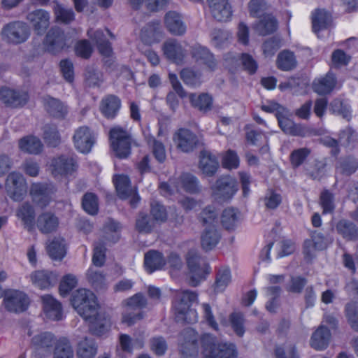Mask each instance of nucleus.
<instances>
[{
    "mask_svg": "<svg viewBox=\"0 0 358 358\" xmlns=\"http://www.w3.org/2000/svg\"><path fill=\"white\" fill-rule=\"evenodd\" d=\"M186 262L191 274L189 284L193 287H196L201 281L206 279L211 271V268L209 264L194 250L187 252Z\"/></svg>",
    "mask_w": 358,
    "mask_h": 358,
    "instance_id": "7",
    "label": "nucleus"
},
{
    "mask_svg": "<svg viewBox=\"0 0 358 358\" xmlns=\"http://www.w3.org/2000/svg\"><path fill=\"white\" fill-rule=\"evenodd\" d=\"M337 234L346 241H355L358 240V226L353 222L341 219L336 224Z\"/></svg>",
    "mask_w": 358,
    "mask_h": 358,
    "instance_id": "34",
    "label": "nucleus"
},
{
    "mask_svg": "<svg viewBox=\"0 0 358 358\" xmlns=\"http://www.w3.org/2000/svg\"><path fill=\"white\" fill-rule=\"evenodd\" d=\"M201 215L203 225L208 226L202 233L201 244L204 250L209 251L217 245L221 238L215 225L217 220V214L213 206H207L203 209Z\"/></svg>",
    "mask_w": 358,
    "mask_h": 358,
    "instance_id": "5",
    "label": "nucleus"
},
{
    "mask_svg": "<svg viewBox=\"0 0 358 358\" xmlns=\"http://www.w3.org/2000/svg\"><path fill=\"white\" fill-rule=\"evenodd\" d=\"M162 51L169 61L176 64H182L187 56V50L176 39L165 41L162 46Z\"/></svg>",
    "mask_w": 358,
    "mask_h": 358,
    "instance_id": "20",
    "label": "nucleus"
},
{
    "mask_svg": "<svg viewBox=\"0 0 358 358\" xmlns=\"http://www.w3.org/2000/svg\"><path fill=\"white\" fill-rule=\"evenodd\" d=\"M221 163L225 169H236L240 166V158L235 150L229 149L223 154Z\"/></svg>",
    "mask_w": 358,
    "mask_h": 358,
    "instance_id": "58",
    "label": "nucleus"
},
{
    "mask_svg": "<svg viewBox=\"0 0 358 358\" xmlns=\"http://www.w3.org/2000/svg\"><path fill=\"white\" fill-rule=\"evenodd\" d=\"M310 154V150L307 148H301L294 150L289 155V162L294 169L302 165Z\"/></svg>",
    "mask_w": 358,
    "mask_h": 358,
    "instance_id": "61",
    "label": "nucleus"
},
{
    "mask_svg": "<svg viewBox=\"0 0 358 358\" xmlns=\"http://www.w3.org/2000/svg\"><path fill=\"white\" fill-rule=\"evenodd\" d=\"M164 24L173 35L182 36L186 32V25L181 15L176 11H169L164 16Z\"/></svg>",
    "mask_w": 358,
    "mask_h": 358,
    "instance_id": "30",
    "label": "nucleus"
},
{
    "mask_svg": "<svg viewBox=\"0 0 358 358\" xmlns=\"http://www.w3.org/2000/svg\"><path fill=\"white\" fill-rule=\"evenodd\" d=\"M320 205L323 214L333 213L336 208L334 194L328 189L322 191L320 196Z\"/></svg>",
    "mask_w": 358,
    "mask_h": 358,
    "instance_id": "55",
    "label": "nucleus"
},
{
    "mask_svg": "<svg viewBox=\"0 0 358 358\" xmlns=\"http://www.w3.org/2000/svg\"><path fill=\"white\" fill-rule=\"evenodd\" d=\"M189 100L193 108L203 113L209 111L213 107V97L208 93L203 92L199 94L190 93Z\"/></svg>",
    "mask_w": 358,
    "mask_h": 358,
    "instance_id": "40",
    "label": "nucleus"
},
{
    "mask_svg": "<svg viewBox=\"0 0 358 358\" xmlns=\"http://www.w3.org/2000/svg\"><path fill=\"white\" fill-rule=\"evenodd\" d=\"M238 210L234 208H225L221 216V223L223 227L228 230H234L238 222Z\"/></svg>",
    "mask_w": 358,
    "mask_h": 358,
    "instance_id": "51",
    "label": "nucleus"
},
{
    "mask_svg": "<svg viewBox=\"0 0 358 358\" xmlns=\"http://www.w3.org/2000/svg\"><path fill=\"white\" fill-rule=\"evenodd\" d=\"M82 207L90 215H94L99 211V202L97 196L92 192L85 193L82 199Z\"/></svg>",
    "mask_w": 358,
    "mask_h": 358,
    "instance_id": "52",
    "label": "nucleus"
},
{
    "mask_svg": "<svg viewBox=\"0 0 358 358\" xmlns=\"http://www.w3.org/2000/svg\"><path fill=\"white\" fill-rule=\"evenodd\" d=\"M192 59L199 65L214 71L217 69V61L215 55L206 46L196 43L189 48Z\"/></svg>",
    "mask_w": 358,
    "mask_h": 358,
    "instance_id": "17",
    "label": "nucleus"
},
{
    "mask_svg": "<svg viewBox=\"0 0 358 358\" xmlns=\"http://www.w3.org/2000/svg\"><path fill=\"white\" fill-rule=\"evenodd\" d=\"M180 355L182 358H198L199 345L201 347L203 358H237L235 344L218 341L210 333H204L198 338V333L192 328L184 329L181 333Z\"/></svg>",
    "mask_w": 358,
    "mask_h": 358,
    "instance_id": "1",
    "label": "nucleus"
},
{
    "mask_svg": "<svg viewBox=\"0 0 358 358\" xmlns=\"http://www.w3.org/2000/svg\"><path fill=\"white\" fill-rule=\"evenodd\" d=\"M311 20L313 31L318 34L329 27L332 22V17L324 9L316 8L312 12Z\"/></svg>",
    "mask_w": 358,
    "mask_h": 358,
    "instance_id": "35",
    "label": "nucleus"
},
{
    "mask_svg": "<svg viewBox=\"0 0 358 358\" xmlns=\"http://www.w3.org/2000/svg\"><path fill=\"white\" fill-rule=\"evenodd\" d=\"M123 305L127 311L122 313V323L130 327L144 317L143 309L146 308L148 301L141 292H138L125 299Z\"/></svg>",
    "mask_w": 358,
    "mask_h": 358,
    "instance_id": "8",
    "label": "nucleus"
},
{
    "mask_svg": "<svg viewBox=\"0 0 358 358\" xmlns=\"http://www.w3.org/2000/svg\"><path fill=\"white\" fill-rule=\"evenodd\" d=\"M180 76L184 83L188 86L196 87L200 85L201 74L191 68H185L181 70Z\"/></svg>",
    "mask_w": 358,
    "mask_h": 358,
    "instance_id": "54",
    "label": "nucleus"
},
{
    "mask_svg": "<svg viewBox=\"0 0 358 358\" xmlns=\"http://www.w3.org/2000/svg\"><path fill=\"white\" fill-rule=\"evenodd\" d=\"M212 194L219 202H228L238 191L236 180L229 174L220 176L211 187Z\"/></svg>",
    "mask_w": 358,
    "mask_h": 358,
    "instance_id": "10",
    "label": "nucleus"
},
{
    "mask_svg": "<svg viewBox=\"0 0 358 358\" xmlns=\"http://www.w3.org/2000/svg\"><path fill=\"white\" fill-rule=\"evenodd\" d=\"M43 44L45 51L56 55L66 48V36L59 27H52L47 32Z\"/></svg>",
    "mask_w": 358,
    "mask_h": 358,
    "instance_id": "12",
    "label": "nucleus"
},
{
    "mask_svg": "<svg viewBox=\"0 0 358 358\" xmlns=\"http://www.w3.org/2000/svg\"><path fill=\"white\" fill-rule=\"evenodd\" d=\"M336 83L337 78L335 74L329 71L324 76L314 79L313 90L319 95H327L334 90Z\"/></svg>",
    "mask_w": 358,
    "mask_h": 358,
    "instance_id": "25",
    "label": "nucleus"
},
{
    "mask_svg": "<svg viewBox=\"0 0 358 358\" xmlns=\"http://www.w3.org/2000/svg\"><path fill=\"white\" fill-rule=\"evenodd\" d=\"M71 303L76 312L89 323V330L92 335L102 336L110 330L111 317L105 312L98 311V299L92 291L85 288L77 289L71 296Z\"/></svg>",
    "mask_w": 358,
    "mask_h": 358,
    "instance_id": "2",
    "label": "nucleus"
},
{
    "mask_svg": "<svg viewBox=\"0 0 358 358\" xmlns=\"http://www.w3.org/2000/svg\"><path fill=\"white\" fill-rule=\"evenodd\" d=\"M297 66V60L294 52L289 50L280 51L276 59L277 68L282 71H289Z\"/></svg>",
    "mask_w": 358,
    "mask_h": 358,
    "instance_id": "41",
    "label": "nucleus"
},
{
    "mask_svg": "<svg viewBox=\"0 0 358 358\" xmlns=\"http://www.w3.org/2000/svg\"><path fill=\"white\" fill-rule=\"evenodd\" d=\"M50 13L42 8L35 9L27 15V20L38 36H42L46 32L50 26Z\"/></svg>",
    "mask_w": 358,
    "mask_h": 358,
    "instance_id": "19",
    "label": "nucleus"
},
{
    "mask_svg": "<svg viewBox=\"0 0 358 358\" xmlns=\"http://www.w3.org/2000/svg\"><path fill=\"white\" fill-rule=\"evenodd\" d=\"M0 97L6 106L11 108H22L29 100L27 92L13 90L6 86L0 88Z\"/></svg>",
    "mask_w": 358,
    "mask_h": 358,
    "instance_id": "18",
    "label": "nucleus"
},
{
    "mask_svg": "<svg viewBox=\"0 0 358 358\" xmlns=\"http://www.w3.org/2000/svg\"><path fill=\"white\" fill-rule=\"evenodd\" d=\"M229 320L234 333L239 337L243 336L245 332L243 314L241 312H233L229 315Z\"/></svg>",
    "mask_w": 358,
    "mask_h": 358,
    "instance_id": "56",
    "label": "nucleus"
},
{
    "mask_svg": "<svg viewBox=\"0 0 358 358\" xmlns=\"http://www.w3.org/2000/svg\"><path fill=\"white\" fill-rule=\"evenodd\" d=\"M75 148L83 154L91 152L96 143V136L94 131L87 126H81L75 130L73 136Z\"/></svg>",
    "mask_w": 358,
    "mask_h": 358,
    "instance_id": "15",
    "label": "nucleus"
},
{
    "mask_svg": "<svg viewBox=\"0 0 358 358\" xmlns=\"http://www.w3.org/2000/svg\"><path fill=\"white\" fill-rule=\"evenodd\" d=\"M331 334L328 327L320 325L313 333L310 340V346L316 350H323L329 344Z\"/></svg>",
    "mask_w": 358,
    "mask_h": 358,
    "instance_id": "33",
    "label": "nucleus"
},
{
    "mask_svg": "<svg viewBox=\"0 0 358 358\" xmlns=\"http://www.w3.org/2000/svg\"><path fill=\"white\" fill-rule=\"evenodd\" d=\"M155 227V221L149 215L140 212L136 220V229L139 233H151Z\"/></svg>",
    "mask_w": 358,
    "mask_h": 358,
    "instance_id": "53",
    "label": "nucleus"
},
{
    "mask_svg": "<svg viewBox=\"0 0 358 358\" xmlns=\"http://www.w3.org/2000/svg\"><path fill=\"white\" fill-rule=\"evenodd\" d=\"M113 182L118 197L122 200H126L132 193L131 180L128 176L124 174H115Z\"/></svg>",
    "mask_w": 358,
    "mask_h": 358,
    "instance_id": "38",
    "label": "nucleus"
},
{
    "mask_svg": "<svg viewBox=\"0 0 358 358\" xmlns=\"http://www.w3.org/2000/svg\"><path fill=\"white\" fill-rule=\"evenodd\" d=\"M255 28L260 35H269L276 31L278 21L274 17H264L256 24Z\"/></svg>",
    "mask_w": 358,
    "mask_h": 358,
    "instance_id": "50",
    "label": "nucleus"
},
{
    "mask_svg": "<svg viewBox=\"0 0 358 358\" xmlns=\"http://www.w3.org/2000/svg\"><path fill=\"white\" fill-rule=\"evenodd\" d=\"M282 46V39L278 36H272L262 43L263 54L266 57L273 56Z\"/></svg>",
    "mask_w": 358,
    "mask_h": 358,
    "instance_id": "60",
    "label": "nucleus"
},
{
    "mask_svg": "<svg viewBox=\"0 0 358 358\" xmlns=\"http://www.w3.org/2000/svg\"><path fill=\"white\" fill-rule=\"evenodd\" d=\"M18 147L22 152L31 155H39L43 150L41 139L34 135H27L19 139Z\"/></svg>",
    "mask_w": 358,
    "mask_h": 358,
    "instance_id": "37",
    "label": "nucleus"
},
{
    "mask_svg": "<svg viewBox=\"0 0 358 358\" xmlns=\"http://www.w3.org/2000/svg\"><path fill=\"white\" fill-rule=\"evenodd\" d=\"M97 353V345L94 340L85 338L78 347L77 354L79 358H94Z\"/></svg>",
    "mask_w": 358,
    "mask_h": 358,
    "instance_id": "45",
    "label": "nucleus"
},
{
    "mask_svg": "<svg viewBox=\"0 0 358 358\" xmlns=\"http://www.w3.org/2000/svg\"><path fill=\"white\" fill-rule=\"evenodd\" d=\"M30 28L22 21H13L6 24L1 29V36L9 44L19 45L26 42L30 36Z\"/></svg>",
    "mask_w": 358,
    "mask_h": 358,
    "instance_id": "11",
    "label": "nucleus"
},
{
    "mask_svg": "<svg viewBox=\"0 0 358 358\" xmlns=\"http://www.w3.org/2000/svg\"><path fill=\"white\" fill-rule=\"evenodd\" d=\"M43 106L45 111L53 118L64 120L66 117L69 110L68 106L59 99L47 95L43 99Z\"/></svg>",
    "mask_w": 358,
    "mask_h": 358,
    "instance_id": "21",
    "label": "nucleus"
},
{
    "mask_svg": "<svg viewBox=\"0 0 358 358\" xmlns=\"http://www.w3.org/2000/svg\"><path fill=\"white\" fill-rule=\"evenodd\" d=\"M199 168L205 176L208 177L213 176L219 169L217 158L209 151H201L199 155Z\"/></svg>",
    "mask_w": 358,
    "mask_h": 358,
    "instance_id": "32",
    "label": "nucleus"
},
{
    "mask_svg": "<svg viewBox=\"0 0 358 358\" xmlns=\"http://www.w3.org/2000/svg\"><path fill=\"white\" fill-rule=\"evenodd\" d=\"M110 145L120 159L127 158L131 152L132 138L127 131L120 127H114L109 131Z\"/></svg>",
    "mask_w": 358,
    "mask_h": 358,
    "instance_id": "9",
    "label": "nucleus"
},
{
    "mask_svg": "<svg viewBox=\"0 0 358 358\" xmlns=\"http://www.w3.org/2000/svg\"><path fill=\"white\" fill-rule=\"evenodd\" d=\"M239 59L241 62L243 70L249 75L252 76L257 73L259 67L258 63L251 55L243 52L239 55Z\"/></svg>",
    "mask_w": 358,
    "mask_h": 358,
    "instance_id": "64",
    "label": "nucleus"
},
{
    "mask_svg": "<svg viewBox=\"0 0 358 358\" xmlns=\"http://www.w3.org/2000/svg\"><path fill=\"white\" fill-rule=\"evenodd\" d=\"M8 195L13 201H20L27 193V184L22 175L17 172L10 173L5 182Z\"/></svg>",
    "mask_w": 358,
    "mask_h": 358,
    "instance_id": "16",
    "label": "nucleus"
},
{
    "mask_svg": "<svg viewBox=\"0 0 358 358\" xmlns=\"http://www.w3.org/2000/svg\"><path fill=\"white\" fill-rule=\"evenodd\" d=\"M120 107V99L116 95L108 94L102 99L100 110L106 118L112 120L117 115Z\"/></svg>",
    "mask_w": 358,
    "mask_h": 358,
    "instance_id": "29",
    "label": "nucleus"
},
{
    "mask_svg": "<svg viewBox=\"0 0 358 358\" xmlns=\"http://www.w3.org/2000/svg\"><path fill=\"white\" fill-rule=\"evenodd\" d=\"M17 217L20 219L25 229L31 232L35 229L36 214L34 207L28 202L23 203L17 210Z\"/></svg>",
    "mask_w": 358,
    "mask_h": 358,
    "instance_id": "36",
    "label": "nucleus"
},
{
    "mask_svg": "<svg viewBox=\"0 0 358 358\" xmlns=\"http://www.w3.org/2000/svg\"><path fill=\"white\" fill-rule=\"evenodd\" d=\"M43 138L45 143L50 147L56 148L61 143V136L55 124L44 126Z\"/></svg>",
    "mask_w": 358,
    "mask_h": 358,
    "instance_id": "47",
    "label": "nucleus"
},
{
    "mask_svg": "<svg viewBox=\"0 0 358 358\" xmlns=\"http://www.w3.org/2000/svg\"><path fill=\"white\" fill-rule=\"evenodd\" d=\"M166 265V259L162 252L150 250L145 254L144 266L148 273L151 274L156 271L162 270Z\"/></svg>",
    "mask_w": 358,
    "mask_h": 358,
    "instance_id": "26",
    "label": "nucleus"
},
{
    "mask_svg": "<svg viewBox=\"0 0 358 358\" xmlns=\"http://www.w3.org/2000/svg\"><path fill=\"white\" fill-rule=\"evenodd\" d=\"M261 110L268 113H274L279 127L287 135L291 136L305 137L312 134V129L305 124L296 123L285 115L287 109L276 101L268 105H262Z\"/></svg>",
    "mask_w": 358,
    "mask_h": 358,
    "instance_id": "3",
    "label": "nucleus"
},
{
    "mask_svg": "<svg viewBox=\"0 0 358 358\" xmlns=\"http://www.w3.org/2000/svg\"><path fill=\"white\" fill-rule=\"evenodd\" d=\"M231 270L228 266L220 268L216 274L215 281L213 285L214 291L216 293L222 292L225 290L231 282Z\"/></svg>",
    "mask_w": 358,
    "mask_h": 358,
    "instance_id": "46",
    "label": "nucleus"
},
{
    "mask_svg": "<svg viewBox=\"0 0 358 358\" xmlns=\"http://www.w3.org/2000/svg\"><path fill=\"white\" fill-rule=\"evenodd\" d=\"M52 3V10L57 22L69 24L75 20L76 15L72 8H66L58 0H53Z\"/></svg>",
    "mask_w": 358,
    "mask_h": 358,
    "instance_id": "42",
    "label": "nucleus"
},
{
    "mask_svg": "<svg viewBox=\"0 0 358 358\" xmlns=\"http://www.w3.org/2000/svg\"><path fill=\"white\" fill-rule=\"evenodd\" d=\"M178 186L191 194H196L201 192L198 178L189 173H183L180 176L178 179Z\"/></svg>",
    "mask_w": 358,
    "mask_h": 358,
    "instance_id": "39",
    "label": "nucleus"
},
{
    "mask_svg": "<svg viewBox=\"0 0 358 358\" xmlns=\"http://www.w3.org/2000/svg\"><path fill=\"white\" fill-rule=\"evenodd\" d=\"M78 280L76 276L71 274H66L63 276L59 286V292L62 296L68 295L77 285Z\"/></svg>",
    "mask_w": 358,
    "mask_h": 358,
    "instance_id": "63",
    "label": "nucleus"
},
{
    "mask_svg": "<svg viewBox=\"0 0 358 358\" xmlns=\"http://www.w3.org/2000/svg\"><path fill=\"white\" fill-rule=\"evenodd\" d=\"M198 300L196 292L188 289L178 292L173 309L177 322L194 324L197 322L196 310L192 308L193 303Z\"/></svg>",
    "mask_w": 358,
    "mask_h": 358,
    "instance_id": "4",
    "label": "nucleus"
},
{
    "mask_svg": "<svg viewBox=\"0 0 358 358\" xmlns=\"http://www.w3.org/2000/svg\"><path fill=\"white\" fill-rule=\"evenodd\" d=\"M210 13L217 21L227 22L232 15L231 6L228 0H207Z\"/></svg>",
    "mask_w": 358,
    "mask_h": 358,
    "instance_id": "22",
    "label": "nucleus"
},
{
    "mask_svg": "<svg viewBox=\"0 0 358 358\" xmlns=\"http://www.w3.org/2000/svg\"><path fill=\"white\" fill-rule=\"evenodd\" d=\"M150 213L155 222L164 223L168 219V212L166 207L157 201L150 203Z\"/></svg>",
    "mask_w": 358,
    "mask_h": 358,
    "instance_id": "59",
    "label": "nucleus"
},
{
    "mask_svg": "<svg viewBox=\"0 0 358 358\" xmlns=\"http://www.w3.org/2000/svg\"><path fill=\"white\" fill-rule=\"evenodd\" d=\"M95 42L99 53L104 57H110L113 55V48L111 43L106 38L101 30L94 31L93 36H90Z\"/></svg>",
    "mask_w": 358,
    "mask_h": 358,
    "instance_id": "43",
    "label": "nucleus"
},
{
    "mask_svg": "<svg viewBox=\"0 0 358 358\" xmlns=\"http://www.w3.org/2000/svg\"><path fill=\"white\" fill-rule=\"evenodd\" d=\"M55 341V336L50 332H43L36 335L31 339L33 345L37 349L50 348L53 345Z\"/></svg>",
    "mask_w": 358,
    "mask_h": 358,
    "instance_id": "57",
    "label": "nucleus"
},
{
    "mask_svg": "<svg viewBox=\"0 0 358 358\" xmlns=\"http://www.w3.org/2000/svg\"><path fill=\"white\" fill-rule=\"evenodd\" d=\"M121 229L120 222L109 219L103 227L106 240L113 243H117L120 238Z\"/></svg>",
    "mask_w": 358,
    "mask_h": 358,
    "instance_id": "48",
    "label": "nucleus"
},
{
    "mask_svg": "<svg viewBox=\"0 0 358 358\" xmlns=\"http://www.w3.org/2000/svg\"><path fill=\"white\" fill-rule=\"evenodd\" d=\"M64 242V239L55 238L47 245V252L52 259L62 260L66 256V248Z\"/></svg>",
    "mask_w": 358,
    "mask_h": 358,
    "instance_id": "44",
    "label": "nucleus"
},
{
    "mask_svg": "<svg viewBox=\"0 0 358 358\" xmlns=\"http://www.w3.org/2000/svg\"><path fill=\"white\" fill-rule=\"evenodd\" d=\"M3 304L8 311L20 313L28 309L30 305V299L24 292L10 289L7 291L5 294Z\"/></svg>",
    "mask_w": 358,
    "mask_h": 358,
    "instance_id": "13",
    "label": "nucleus"
},
{
    "mask_svg": "<svg viewBox=\"0 0 358 358\" xmlns=\"http://www.w3.org/2000/svg\"><path fill=\"white\" fill-rule=\"evenodd\" d=\"M59 218L51 212L41 213L36 221V224L41 233L44 234L55 231L59 227Z\"/></svg>",
    "mask_w": 358,
    "mask_h": 358,
    "instance_id": "28",
    "label": "nucleus"
},
{
    "mask_svg": "<svg viewBox=\"0 0 358 358\" xmlns=\"http://www.w3.org/2000/svg\"><path fill=\"white\" fill-rule=\"evenodd\" d=\"M173 141L177 148L185 153L196 149L200 145L199 136L187 128H180L173 134Z\"/></svg>",
    "mask_w": 358,
    "mask_h": 358,
    "instance_id": "14",
    "label": "nucleus"
},
{
    "mask_svg": "<svg viewBox=\"0 0 358 358\" xmlns=\"http://www.w3.org/2000/svg\"><path fill=\"white\" fill-rule=\"evenodd\" d=\"M43 309L45 316L51 320L59 321L62 319L63 308L62 303L50 294L41 297Z\"/></svg>",
    "mask_w": 358,
    "mask_h": 358,
    "instance_id": "24",
    "label": "nucleus"
},
{
    "mask_svg": "<svg viewBox=\"0 0 358 358\" xmlns=\"http://www.w3.org/2000/svg\"><path fill=\"white\" fill-rule=\"evenodd\" d=\"M54 358H73V349L66 338H60L55 343Z\"/></svg>",
    "mask_w": 358,
    "mask_h": 358,
    "instance_id": "49",
    "label": "nucleus"
},
{
    "mask_svg": "<svg viewBox=\"0 0 358 358\" xmlns=\"http://www.w3.org/2000/svg\"><path fill=\"white\" fill-rule=\"evenodd\" d=\"M345 314L352 329L358 331V306L357 303L351 301L346 303Z\"/></svg>",
    "mask_w": 358,
    "mask_h": 358,
    "instance_id": "62",
    "label": "nucleus"
},
{
    "mask_svg": "<svg viewBox=\"0 0 358 358\" xmlns=\"http://www.w3.org/2000/svg\"><path fill=\"white\" fill-rule=\"evenodd\" d=\"M162 37V28L158 20L148 22L141 31V41L145 44L151 45L158 43Z\"/></svg>",
    "mask_w": 358,
    "mask_h": 358,
    "instance_id": "27",
    "label": "nucleus"
},
{
    "mask_svg": "<svg viewBox=\"0 0 358 358\" xmlns=\"http://www.w3.org/2000/svg\"><path fill=\"white\" fill-rule=\"evenodd\" d=\"M31 280L35 286L41 289H45L57 282V275L52 271L38 270L31 273Z\"/></svg>",
    "mask_w": 358,
    "mask_h": 358,
    "instance_id": "31",
    "label": "nucleus"
},
{
    "mask_svg": "<svg viewBox=\"0 0 358 358\" xmlns=\"http://www.w3.org/2000/svg\"><path fill=\"white\" fill-rule=\"evenodd\" d=\"M32 200L41 208L49 205L51 200V191L48 184L42 182L33 183L29 190Z\"/></svg>",
    "mask_w": 358,
    "mask_h": 358,
    "instance_id": "23",
    "label": "nucleus"
},
{
    "mask_svg": "<svg viewBox=\"0 0 358 358\" xmlns=\"http://www.w3.org/2000/svg\"><path fill=\"white\" fill-rule=\"evenodd\" d=\"M79 168L77 157L60 154L50 159V169L55 178L68 179L75 177Z\"/></svg>",
    "mask_w": 358,
    "mask_h": 358,
    "instance_id": "6",
    "label": "nucleus"
}]
</instances>
